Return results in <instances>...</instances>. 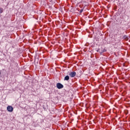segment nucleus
I'll return each instance as SVG.
<instances>
[{"mask_svg": "<svg viewBox=\"0 0 130 130\" xmlns=\"http://www.w3.org/2000/svg\"><path fill=\"white\" fill-rule=\"evenodd\" d=\"M7 109L9 112H13V111H14V108H13L12 106H8Z\"/></svg>", "mask_w": 130, "mask_h": 130, "instance_id": "nucleus-1", "label": "nucleus"}, {"mask_svg": "<svg viewBox=\"0 0 130 130\" xmlns=\"http://www.w3.org/2000/svg\"><path fill=\"white\" fill-rule=\"evenodd\" d=\"M56 87L58 89H62V88H63V85L60 83H58L56 84Z\"/></svg>", "mask_w": 130, "mask_h": 130, "instance_id": "nucleus-2", "label": "nucleus"}, {"mask_svg": "<svg viewBox=\"0 0 130 130\" xmlns=\"http://www.w3.org/2000/svg\"><path fill=\"white\" fill-rule=\"evenodd\" d=\"M69 75L70 77H71L72 78H74V77L76 76V72H71V73Z\"/></svg>", "mask_w": 130, "mask_h": 130, "instance_id": "nucleus-3", "label": "nucleus"}, {"mask_svg": "<svg viewBox=\"0 0 130 130\" xmlns=\"http://www.w3.org/2000/svg\"><path fill=\"white\" fill-rule=\"evenodd\" d=\"M69 80H70V76H66L64 77V81H69Z\"/></svg>", "mask_w": 130, "mask_h": 130, "instance_id": "nucleus-4", "label": "nucleus"}, {"mask_svg": "<svg viewBox=\"0 0 130 130\" xmlns=\"http://www.w3.org/2000/svg\"><path fill=\"white\" fill-rule=\"evenodd\" d=\"M106 51H107V50H106V49H103V50H102L101 53V54H102V53H103V52H106Z\"/></svg>", "mask_w": 130, "mask_h": 130, "instance_id": "nucleus-5", "label": "nucleus"}, {"mask_svg": "<svg viewBox=\"0 0 130 130\" xmlns=\"http://www.w3.org/2000/svg\"><path fill=\"white\" fill-rule=\"evenodd\" d=\"M4 12V9L3 8H0V14H2V13Z\"/></svg>", "mask_w": 130, "mask_h": 130, "instance_id": "nucleus-6", "label": "nucleus"}, {"mask_svg": "<svg viewBox=\"0 0 130 130\" xmlns=\"http://www.w3.org/2000/svg\"><path fill=\"white\" fill-rule=\"evenodd\" d=\"M83 9H81V10L80 11V14H82V13H83Z\"/></svg>", "mask_w": 130, "mask_h": 130, "instance_id": "nucleus-7", "label": "nucleus"}]
</instances>
